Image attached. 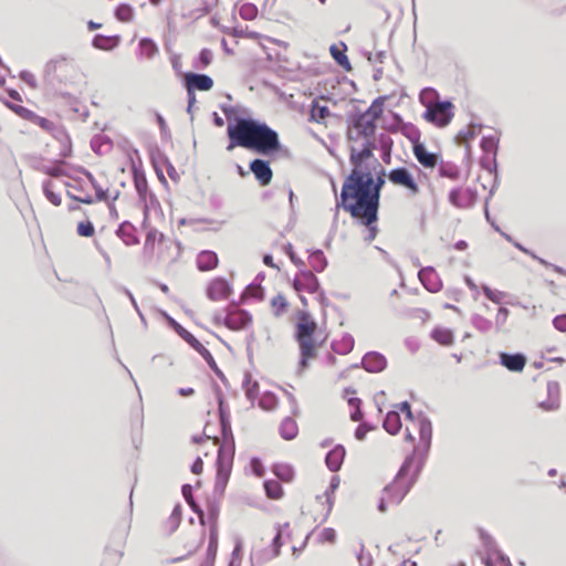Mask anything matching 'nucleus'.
I'll return each instance as SVG.
<instances>
[{"mask_svg": "<svg viewBox=\"0 0 566 566\" xmlns=\"http://www.w3.org/2000/svg\"><path fill=\"white\" fill-rule=\"evenodd\" d=\"M384 112L382 98L375 99L366 112L360 114L348 127L347 138L349 147V163L352 171L344 180L340 201L337 207L350 213L365 226L369 227L377 221L378 208L377 192L371 191V166L369 160L376 149V122Z\"/></svg>", "mask_w": 566, "mask_h": 566, "instance_id": "obj_1", "label": "nucleus"}, {"mask_svg": "<svg viewBox=\"0 0 566 566\" xmlns=\"http://www.w3.org/2000/svg\"><path fill=\"white\" fill-rule=\"evenodd\" d=\"M228 151L237 147L270 155L281 150L279 134L268 124L252 118L238 117L227 127Z\"/></svg>", "mask_w": 566, "mask_h": 566, "instance_id": "obj_2", "label": "nucleus"}, {"mask_svg": "<svg viewBox=\"0 0 566 566\" xmlns=\"http://www.w3.org/2000/svg\"><path fill=\"white\" fill-rule=\"evenodd\" d=\"M294 339L298 347V368L305 370L318 357L327 342V334L307 311H297L294 316Z\"/></svg>", "mask_w": 566, "mask_h": 566, "instance_id": "obj_3", "label": "nucleus"}, {"mask_svg": "<svg viewBox=\"0 0 566 566\" xmlns=\"http://www.w3.org/2000/svg\"><path fill=\"white\" fill-rule=\"evenodd\" d=\"M423 460L417 450L406 458L394 481L384 491L379 503V510L385 512L388 505L399 504L416 483L421 471Z\"/></svg>", "mask_w": 566, "mask_h": 566, "instance_id": "obj_4", "label": "nucleus"}, {"mask_svg": "<svg viewBox=\"0 0 566 566\" xmlns=\"http://www.w3.org/2000/svg\"><path fill=\"white\" fill-rule=\"evenodd\" d=\"M4 105L9 109H11L15 115L21 117L22 119L33 123L34 125L42 128L44 132L52 135V137L55 138L56 142L60 144V148H59L60 157L65 158L71 155L72 142H71L69 134L66 133V130L64 129V127L62 125H59L45 117H42V116L38 115L36 113H34L33 111H31L20 104L4 102Z\"/></svg>", "mask_w": 566, "mask_h": 566, "instance_id": "obj_5", "label": "nucleus"}, {"mask_svg": "<svg viewBox=\"0 0 566 566\" xmlns=\"http://www.w3.org/2000/svg\"><path fill=\"white\" fill-rule=\"evenodd\" d=\"M401 413L405 415L406 420H410L419 428L420 439L423 446L428 448L431 440V424L422 419L416 422L413 420L411 407L407 401L395 405V409L387 413L384 420V429L390 434H397L402 427Z\"/></svg>", "mask_w": 566, "mask_h": 566, "instance_id": "obj_6", "label": "nucleus"}, {"mask_svg": "<svg viewBox=\"0 0 566 566\" xmlns=\"http://www.w3.org/2000/svg\"><path fill=\"white\" fill-rule=\"evenodd\" d=\"M292 262L297 265L301 271L294 277L293 287L298 293L314 294L319 287V283L314 273L307 269L305 261L298 258L294 250H285Z\"/></svg>", "mask_w": 566, "mask_h": 566, "instance_id": "obj_7", "label": "nucleus"}, {"mask_svg": "<svg viewBox=\"0 0 566 566\" xmlns=\"http://www.w3.org/2000/svg\"><path fill=\"white\" fill-rule=\"evenodd\" d=\"M339 485V478L333 476L328 489L322 495H317L308 505V514L314 522H323L331 514L334 499L333 495Z\"/></svg>", "mask_w": 566, "mask_h": 566, "instance_id": "obj_8", "label": "nucleus"}, {"mask_svg": "<svg viewBox=\"0 0 566 566\" xmlns=\"http://www.w3.org/2000/svg\"><path fill=\"white\" fill-rule=\"evenodd\" d=\"M203 449H205V455L207 457L208 453L212 450L218 453L217 464H218V472L217 478L219 482L224 483L231 472L232 467V450L228 449L226 450L224 447L219 444V440L217 438H209L207 437L203 440Z\"/></svg>", "mask_w": 566, "mask_h": 566, "instance_id": "obj_9", "label": "nucleus"}, {"mask_svg": "<svg viewBox=\"0 0 566 566\" xmlns=\"http://www.w3.org/2000/svg\"><path fill=\"white\" fill-rule=\"evenodd\" d=\"M453 108V104L449 101L430 103L427 105L423 117L438 127H446L454 117Z\"/></svg>", "mask_w": 566, "mask_h": 566, "instance_id": "obj_10", "label": "nucleus"}, {"mask_svg": "<svg viewBox=\"0 0 566 566\" xmlns=\"http://www.w3.org/2000/svg\"><path fill=\"white\" fill-rule=\"evenodd\" d=\"M216 0H178L171 6L170 12L179 11L185 18H200L214 6Z\"/></svg>", "mask_w": 566, "mask_h": 566, "instance_id": "obj_11", "label": "nucleus"}, {"mask_svg": "<svg viewBox=\"0 0 566 566\" xmlns=\"http://www.w3.org/2000/svg\"><path fill=\"white\" fill-rule=\"evenodd\" d=\"M387 179L394 186L405 189L408 195L415 197L420 193V186L413 174L407 167H396L387 174Z\"/></svg>", "mask_w": 566, "mask_h": 566, "instance_id": "obj_12", "label": "nucleus"}, {"mask_svg": "<svg viewBox=\"0 0 566 566\" xmlns=\"http://www.w3.org/2000/svg\"><path fill=\"white\" fill-rule=\"evenodd\" d=\"M252 316L244 310L232 308L223 317V324L231 331H241L249 327Z\"/></svg>", "mask_w": 566, "mask_h": 566, "instance_id": "obj_13", "label": "nucleus"}, {"mask_svg": "<svg viewBox=\"0 0 566 566\" xmlns=\"http://www.w3.org/2000/svg\"><path fill=\"white\" fill-rule=\"evenodd\" d=\"M188 96L195 99V91H210L213 87V80L206 74L187 73L185 76Z\"/></svg>", "mask_w": 566, "mask_h": 566, "instance_id": "obj_14", "label": "nucleus"}, {"mask_svg": "<svg viewBox=\"0 0 566 566\" xmlns=\"http://www.w3.org/2000/svg\"><path fill=\"white\" fill-rule=\"evenodd\" d=\"M231 293L230 284L221 277L211 280L207 286V296L213 302L228 300Z\"/></svg>", "mask_w": 566, "mask_h": 566, "instance_id": "obj_15", "label": "nucleus"}, {"mask_svg": "<svg viewBox=\"0 0 566 566\" xmlns=\"http://www.w3.org/2000/svg\"><path fill=\"white\" fill-rule=\"evenodd\" d=\"M412 153L417 161L424 169H434L440 161V156L438 154L429 151L427 147L419 142L413 144Z\"/></svg>", "mask_w": 566, "mask_h": 566, "instance_id": "obj_16", "label": "nucleus"}, {"mask_svg": "<svg viewBox=\"0 0 566 566\" xmlns=\"http://www.w3.org/2000/svg\"><path fill=\"white\" fill-rule=\"evenodd\" d=\"M250 170L262 187H265L271 184L273 178V171L270 167L269 161L259 158L253 159L250 163Z\"/></svg>", "mask_w": 566, "mask_h": 566, "instance_id": "obj_17", "label": "nucleus"}, {"mask_svg": "<svg viewBox=\"0 0 566 566\" xmlns=\"http://www.w3.org/2000/svg\"><path fill=\"white\" fill-rule=\"evenodd\" d=\"M501 364L513 373H521L525 368L526 357L523 354H500Z\"/></svg>", "mask_w": 566, "mask_h": 566, "instance_id": "obj_18", "label": "nucleus"}, {"mask_svg": "<svg viewBox=\"0 0 566 566\" xmlns=\"http://www.w3.org/2000/svg\"><path fill=\"white\" fill-rule=\"evenodd\" d=\"M363 366L369 373H379L387 366V359L379 353H368L363 358Z\"/></svg>", "mask_w": 566, "mask_h": 566, "instance_id": "obj_19", "label": "nucleus"}, {"mask_svg": "<svg viewBox=\"0 0 566 566\" xmlns=\"http://www.w3.org/2000/svg\"><path fill=\"white\" fill-rule=\"evenodd\" d=\"M218 263L219 259L213 250H201L197 255V266L200 271H211Z\"/></svg>", "mask_w": 566, "mask_h": 566, "instance_id": "obj_20", "label": "nucleus"}, {"mask_svg": "<svg viewBox=\"0 0 566 566\" xmlns=\"http://www.w3.org/2000/svg\"><path fill=\"white\" fill-rule=\"evenodd\" d=\"M306 266L312 272H321L325 269L327 261L322 250H306Z\"/></svg>", "mask_w": 566, "mask_h": 566, "instance_id": "obj_21", "label": "nucleus"}, {"mask_svg": "<svg viewBox=\"0 0 566 566\" xmlns=\"http://www.w3.org/2000/svg\"><path fill=\"white\" fill-rule=\"evenodd\" d=\"M265 496L271 501H281L285 496L282 483L275 479H268L263 482Z\"/></svg>", "mask_w": 566, "mask_h": 566, "instance_id": "obj_22", "label": "nucleus"}, {"mask_svg": "<svg viewBox=\"0 0 566 566\" xmlns=\"http://www.w3.org/2000/svg\"><path fill=\"white\" fill-rule=\"evenodd\" d=\"M345 455H346L345 448L342 446H336L334 449H332L326 454V458H325L326 465L333 472L338 471L344 462Z\"/></svg>", "mask_w": 566, "mask_h": 566, "instance_id": "obj_23", "label": "nucleus"}, {"mask_svg": "<svg viewBox=\"0 0 566 566\" xmlns=\"http://www.w3.org/2000/svg\"><path fill=\"white\" fill-rule=\"evenodd\" d=\"M347 45L344 42H339L337 44H333L329 48L331 55L336 61V63L342 66L345 71H350L352 65L346 55Z\"/></svg>", "mask_w": 566, "mask_h": 566, "instance_id": "obj_24", "label": "nucleus"}, {"mask_svg": "<svg viewBox=\"0 0 566 566\" xmlns=\"http://www.w3.org/2000/svg\"><path fill=\"white\" fill-rule=\"evenodd\" d=\"M120 43V36L119 35H103L97 34L93 39V46L103 50V51H111L117 48Z\"/></svg>", "mask_w": 566, "mask_h": 566, "instance_id": "obj_25", "label": "nucleus"}, {"mask_svg": "<svg viewBox=\"0 0 566 566\" xmlns=\"http://www.w3.org/2000/svg\"><path fill=\"white\" fill-rule=\"evenodd\" d=\"M271 470L276 476L275 480L280 481L281 483H292L294 481L295 471L290 464L275 463Z\"/></svg>", "mask_w": 566, "mask_h": 566, "instance_id": "obj_26", "label": "nucleus"}, {"mask_svg": "<svg viewBox=\"0 0 566 566\" xmlns=\"http://www.w3.org/2000/svg\"><path fill=\"white\" fill-rule=\"evenodd\" d=\"M279 431L283 439L293 440L298 434V426L293 418L286 417L280 423Z\"/></svg>", "mask_w": 566, "mask_h": 566, "instance_id": "obj_27", "label": "nucleus"}, {"mask_svg": "<svg viewBox=\"0 0 566 566\" xmlns=\"http://www.w3.org/2000/svg\"><path fill=\"white\" fill-rule=\"evenodd\" d=\"M270 307H271L272 314L275 317H281L285 313H287L289 307H290V303H289V301H287L285 295L279 293V294H276L275 296H273L271 298Z\"/></svg>", "mask_w": 566, "mask_h": 566, "instance_id": "obj_28", "label": "nucleus"}, {"mask_svg": "<svg viewBox=\"0 0 566 566\" xmlns=\"http://www.w3.org/2000/svg\"><path fill=\"white\" fill-rule=\"evenodd\" d=\"M437 167L439 168V175L442 178H448L450 180H458L460 178V168L451 161L440 159Z\"/></svg>", "mask_w": 566, "mask_h": 566, "instance_id": "obj_29", "label": "nucleus"}, {"mask_svg": "<svg viewBox=\"0 0 566 566\" xmlns=\"http://www.w3.org/2000/svg\"><path fill=\"white\" fill-rule=\"evenodd\" d=\"M354 390L346 389L345 390V397H347V402L350 408L349 410V417L353 421H360L363 419V412L360 410V399L356 397H352L350 395H354Z\"/></svg>", "mask_w": 566, "mask_h": 566, "instance_id": "obj_30", "label": "nucleus"}, {"mask_svg": "<svg viewBox=\"0 0 566 566\" xmlns=\"http://www.w3.org/2000/svg\"><path fill=\"white\" fill-rule=\"evenodd\" d=\"M419 279L428 291L437 292L439 290L440 283L437 281V275L433 270L422 269L419 272Z\"/></svg>", "mask_w": 566, "mask_h": 566, "instance_id": "obj_31", "label": "nucleus"}, {"mask_svg": "<svg viewBox=\"0 0 566 566\" xmlns=\"http://www.w3.org/2000/svg\"><path fill=\"white\" fill-rule=\"evenodd\" d=\"M431 337L442 346L452 345L454 339L452 331L446 327H436L431 332Z\"/></svg>", "mask_w": 566, "mask_h": 566, "instance_id": "obj_32", "label": "nucleus"}, {"mask_svg": "<svg viewBox=\"0 0 566 566\" xmlns=\"http://www.w3.org/2000/svg\"><path fill=\"white\" fill-rule=\"evenodd\" d=\"M188 345L202 356L211 369H218L217 361L214 360L212 354L196 337Z\"/></svg>", "mask_w": 566, "mask_h": 566, "instance_id": "obj_33", "label": "nucleus"}, {"mask_svg": "<svg viewBox=\"0 0 566 566\" xmlns=\"http://www.w3.org/2000/svg\"><path fill=\"white\" fill-rule=\"evenodd\" d=\"M188 345L202 356L211 369H218L217 361L214 360L212 354L196 337Z\"/></svg>", "mask_w": 566, "mask_h": 566, "instance_id": "obj_34", "label": "nucleus"}, {"mask_svg": "<svg viewBox=\"0 0 566 566\" xmlns=\"http://www.w3.org/2000/svg\"><path fill=\"white\" fill-rule=\"evenodd\" d=\"M181 506L179 504L175 505L169 517L164 523V528L166 532L171 533L177 530L181 522Z\"/></svg>", "mask_w": 566, "mask_h": 566, "instance_id": "obj_35", "label": "nucleus"}, {"mask_svg": "<svg viewBox=\"0 0 566 566\" xmlns=\"http://www.w3.org/2000/svg\"><path fill=\"white\" fill-rule=\"evenodd\" d=\"M135 232V228L132 224L126 223L120 226L118 235L122 237L123 242L126 245H134L139 243Z\"/></svg>", "mask_w": 566, "mask_h": 566, "instance_id": "obj_36", "label": "nucleus"}, {"mask_svg": "<svg viewBox=\"0 0 566 566\" xmlns=\"http://www.w3.org/2000/svg\"><path fill=\"white\" fill-rule=\"evenodd\" d=\"M159 52L158 46L149 39H143L139 42V54L145 59H153Z\"/></svg>", "mask_w": 566, "mask_h": 566, "instance_id": "obj_37", "label": "nucleus"}, {"mask_svg": "<svg viewBox=\"0 0 566 566\" xmlns=\"http://www.w3.org/2000/svg\"><path fill=\"white\" fill-rule=\"evenodd\" d=\"M485 566H513L510 558L501 553H495L484 559Z\"/></svg>", "mask_w": 566, "mask_h": 566, "instance_id": "obj_38", "label": "nucleus"}, {"mask_svg": "<svg viewBox=\"0 0 566 566\" xmlns=\"http://www.w3.org/2000/svg\"><path fill=\"white\" fill-rule=\"evenodd\" d=\"M116 18L122 22H130L134 18V9L129 4H120L116 9Z\"/></svg>", "mask_w": 566, "mask_h": 566, "instance_id": "obj_39", "label": "nucleus"}, {"mask_svg": "<svg viewBox=\"0 0 566 566\" xmlns=\"http://www.w3.org/2000/svg\"><path fill=\"white\" fill-rule=\"evenodd\" d=\"M337 534L334 528L325 527L317 534V539L322 544H334L336 542Z\"/></svg>", "mask_w": 566, "mask_h": 566, "instance_id": "obj_40", "label": "nucleus"}, {"mask_svg": "<svg viewBox=\"0 0 566 566\" xmlns=\"http://www.w3.org/2000/svg\"><path fill=\"white\" fill-rule=\"evenodd\" d=\"M76 233L80 237L92 238L95 233V228L90 220L80 221L76 227Z\"/></svg>", "mask_w": 566, "mask_h": 566, "instance_id": "obj_41", "label": "nucleus"}, {"mask_svg": "<svg viewBox=\"0 0 566 566\" xmlns=\"http://www.w3.org/2000/svg\"><path fill=\"white\" fill-rule=\"evenodd\" d=\"M170 326L175 329V332L187 343L189 344L191 340H193L195 336L188 332L186 328H184L179 323H177L175 319L169 318Z\"/></svg>", "mask_w": 566, "mask_h": 566, "instance_id": "obj_42", "label": "nucleus"}, {"mask_svg": "<svg viewBox=\"0 0 566 566\" xmlns=\"http://www.w3.org/2000/svg\"><path fill=\"white\" fill-rule=\"evenodd\" d=\"M412 543L410 539L399 541L389 546V551L401 558H405L408 552H405V546H410Z\"/></svg>", "mask_w": 566, "mask_h": 566, "instance_id": "obj_43", "label": "nucleus"}, {"mask_svg": "<svg viewBox=\"0 0 566 566\" xmlns=\"http://www.w3.org/2000/svg\"><path fill=\"white\" fill-rule=\"evenodd\" d=\"M385 176L387 177V174L382 170L380 175H378L376 178L374 177V174L371 172V191L377 192V202L379 203L380 199V190L385 185Z\"/></svg>", "mask_w": 566, "mask_h": 566, "instance_id": "obj_44", "label": "nucleus"}, {"mask_svg": "<svg viewBox=\"0 0 566 566\" xmlns=\"http://www.w3.org/2000/svg\"><path fill=\"white\" fill-rule=\"evenodd\" d=\"M250 470L258 478H262L265 474V468L259 458L250 460Z\"/></svg>", "mask_w": 566, "mask_h": 566, "instance_id": "obj_45", "label": "nucleus"}, {"mask_svg": "<svg viewBox=\"0 0 566 566\" xmlns=\"http://www.w3.org/2000/svg\"><path fill=\"white\" fill-rule=\"evenodd\" d=\"M311 115L314 120L319 122L329 115V111L325 106L314 105Z\"/></svg>", "mask_w": 566, "mask_h": 566, "instance_id": "obj_46", "label": "nucleus"}, {"mask_svg": "<svg viewBox=\"0 0 566 566\" xmlns=\"http://www.w3.org/2000/svg\"><path fill=\"white\" fill-rule=\"evenodd\" d=\"M483 294L485 295V297L496 304L501 303L502 301V293L501 292H495L493 290H491L489 286H483Z\"/></svg>", "mask_w": 566, "mask_h": 566, "instance_id": "obj_47", "label": "nucleus"}, {"mask_svg": "<svg viewBox=\"0 0 566 566\" xmlns=\"http://www.w3.org/2000/svg\"><path fill=\"white\" fill-rule=\"evenodd\" d=\"M374 428L367 423H361L355 431V438L359 441L365 440L368 432H370Z\"/></svg>", "mask_w": 566, "mask_h": 566, "instance_id": "obj_48", "label": "nucleus"}, {"mask_svg": "<svg viewBox=\"0 0 566 566\" xmlns=\"http://www.w3.org/2000/svg\"><path fill=\"white\" fill-rule=\"evenodd\" d=\"M281 538H282V530H281V526L277 525L276 526V534H275V536L273 538V542H272L273 552H274L275 556H277L280 554V548L283 545L282 542H281Z\"/></svg>", "mask_w": 566, "mask_h": 566, "instance_id": "obj_49", "label": "nucleus"}, {"mask_svg": "<svg viewBox=\"0 0 566 566\" xmlns=\"http://www.w3.org/2000/svg\"><path fill=\"white\" fill-rule=\"evenodd\" d=\"M275 403V398L272 395H265L260 400V406L266 410L274 408Z\"/></svg>", "mask_w": 566, "mask_h": 566, "instance_id": "obj_50", "label": "nucleus"}, {"mask_svg": "<svg viewBox=\"0 0 566 566\" xmlns=\"http://www.w3.org/2000/svg\"><path fill=\"white\" fill-rule=\"evenodd\" d=\"M553 324L556 329L566 332V315L556 316L553 321Z\"/></svg>", "mask_w": 566, "mask_h": 566, "instance_id": "obj_51", "label": "nucleus"}, {"mask_svg": "<svg viewBox=\"0 0 566 566\" xmlns=\"http://www.w3.org/2000/svg\"><path fill=\"white\" fill-rule=\"evenodd\" d=\"M45 195L48 197V199L54 205V206H60L61 205V196L59 193H55L53 192L52 190H50L49 187L45 188Z\"/></svg>", "mask_w": 566, "mask_h": 566, "instance_id": "obj_52", "label": "nucleus"}, {"mask_svg": "<svg viewBox=\"0 0 566 566\" xmlns=\"http://www.w3.org/2000/svg\"><path fill=\"white\" fill-rule=\"evenodd\" d=\"M533 256L535 258V255H533ZM536 259H537V256H536ZM538 260H539V262H541L542 264H544L545 266H549V268H552L556 273H559V274H564V275H566V270H565V269H563L560 265H558V264H556V263L548 262V261H546V260H544V259H539V258H538Z\"/></svg>", "mask_w": 566, "mask_h": 566, "instance_id": "obj_53", "label": "nucleus"}, {"mask_svg": "<svg viewBox=\"0 0 566 566\" xmlns=\"http://www.w3.org/2000/svg\"><path fill=\"white\" fill-rule=\"evenodd\" d=\"M256 14V9L253 6H243L241 9V15L244 19H252Z\"/></svg>", "mask_w": 566, "mask_h": 566, "instance_id": "obj_54", "label": "nucleus"}, {"mask_svg": "<svg viewBox=\"0 0 566 566\" xmlns=\"http://www.w3.org/2000/svg\"><path fill=\"white\" fill-rule=\"evenodd\" d=\"M203 471V462H202V459L200 457H198L196 459V461L193 462V464L191 465V472L193 474H201Z\"/></svg>", "mask_w": 566, "mask_h": 566, "instance_id": "obj_55", "label": "nucleus"}, {"mask_svg": "<svg viewBox=\"0 0 566 566\" xmlns=\"http://www.w3.org/2000/svg\"><path fill=\"white\" fill-rule=\"evenodd\" d=\"M135 186H136V189H137L138 193L144 197L145 193H146V190H147V182H146V180L145 179H142V180L136 179L135 180Z\"/></svg>", "mask_w": 566, "mask_h": 566, "instance_id": "obj_56", "label": "nucleus"}, {"mask_svg": "<svg viewBox=\"0 0 566 566\" xmlns=\"http://www.w3.org/2000/svg\"><path fill=\"white\" fill-rule=\"evenodd\" d=\"M182 495L185 496L187 502L193 507L195 503H193V500H192V494H191L190 485H184L182 486Z\"/></svg>", "mask_w": 566, "mask_h": 566, "instance_id": "obj_57", "label": "nucleus"}, {"mask_svg": "<svg viewBox=\"0 0 566 566\" xmlns=\"http://www.w3.org/2000/svg\"><path fill=\"white\" fill-rule=\"evenodd\" d=\"M8 95L10 96V98H12L13 101H15L18 103L22 102L21 94L15 90H8Z\"/></svg>", "mask_w": 566, "mask_h": 566, "instance_id": "obj_58", "label": "nucleus"}, {"mask_svg": "<svg viewBox=\"0 0 566 566\" xmlns=\"http://www.w3.org/2000/svg\"><path fill=\"white\" fill-rule=\"evenodd\" d=\"M460 195V190L454 189L449 193V199L454 206H460L458 202V197Z\"/></svg>", "mask_w": 566, "mask_h": 566, "instance_id": "obj_59", "label": "nucleus"}, {"mask_svg": "<svg viewBox=\"0 0 566 566\" xmlns=\"http://www.w3.org/2000/svg\"><path fill=\"white\" fill-rule=\"evenodd\" d=\"M200 60L205 66L210 63V53L208 51H202L200 54Z\"/></svg>", "mask_w": 566, "mask_h": 566, "instance_id": "obj_60", "label": "nucleus"}, {"mask_svg": "<svg viewBox=\"0 0 566 566\" xmlns=\"http://www.w3.org/2000/svg\"><path fill=\"white\" fill-rule=\"evenodd\" d=\"M391 139L388 136H381V145L384 148H390L391 147Z\"/></svg>", "mask_w": 566, "mask_h": 566, "instance_id": "obj_61", "label": "nucleus"}, {"mask_svg": "<svg viewBox=\"0 0 566 566\" xmlns=\"http://www.w3.org/2000/svg\"><path fill=\"white\" fill-rule=\"evenodd\" d=\"M101 27H102V24H101V23H96V22H94V21H88V22H87V28H88V30H91V31H94V30H96V29H99Z\"/></svg>", "mask_w": 566, "mask_h": 566, "instance_id": "obj_62", "label": "nucleus"}, {"mask_svg": "<svg viewBox=\"0 0 566 566\" xmlns=\"http://www.w3.org/2000/svg\"><path fill=\"white\" fill-rule=\"evenodd\" d=\"M158 286L164 294H169L170 290L166 284L160 283Z\"/></svg>", "mask_w": 566, "mask_h": 566, "instance_id": "obj_63", "label": "nucleus"}, {"mask_svg": "<svg viewBox=\"0 0 566 566\" xmlns=\"http://www.w3.org/2000/svg\"><path fill=\"white\" fill-rule=\"evenodd\" d=\"M402 566H417V563L408 558L402 560Z\"/></svg>", "mask_w": 566, "mask_h": 566, "instance_id": "obj_64", "label": "nucleus"}]
</instances>
